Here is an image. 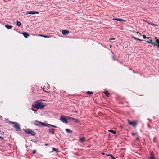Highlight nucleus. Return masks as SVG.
Listing matches in <instances>:
<instances>
[{
  "instance_id": "f257e3e1",
  "label": "nucleus",
  "mask_w": 159,
  "mask_h": 159,
  "mask_svg": "<svg viewBox=\"0 0 159 159\" xmlns=\"http://www.w3.org/2000/svg\"><path fill=\"white\" fill-rule=\"evenodd\" d=\"M33 106L35 108L41 109H43L45 106L43 104V103L40 102L39 101H38L34 103Z\"/></svg>"
},
{
  "instance_id": "f03ea898",
  "label": "nucleus",
  "mask_w": 159,
  "mask_h": 159,
  "mask_svg": "<svg viewBox=\"0 0 159 159\" xmlns=\"http://www.w3.org/2000/svg\"><path fill=\"white\" fill-rule=\"evenodd\" d=\"M26 133L30 134L31 135L34 136L36 135L35 132L33 130L28 129L25 130Z\"/></svg>"
},
{
  "instance_id": "7ed1b4c3",
  "label": "nucleus",
  "mask_w": 159,
  "mask_h": 159,
  "mask_svg": "<svg viewBox=\"0 0 159 159\" xmlns=\"http://www.w3.org/2000/svg\"><path fill=\"white\" fill-rule=\"evenodd\" d=\"M10 123L14 125V127L16 129V130L20 131L21 130L19 124L16 122L10 121Z\"/></svg>"
},
{
  "instance_id": "20e7f679",
  "label": "nucleus",
  "mask_w": 159,
  "mask_h": 159,
  "mask_svg": "<svg viewBox=\"0 0 159 159\" xmlns=\"http://www.w3.org/2000/svg\"><path fill=\"white\" fill-rule=\"evenodd\" d=\"M67 117H69L62 116L60 117V120L62 122L67 124L68 123Z\"/></svg>"
},
{
  "instance_id": "39448f33",
  "label": "nucleus",
  "mask_w": 159,
  "mask_h": 159,
  "mask_svg": "<svg viewBox=\"0 0 159 159\" xmlns=\"http://www.w3.org/2000/svg\"><path fill=\"white\" fill-rule=\"evenodd\" d=\"M35 125L39 126H44L45 125V124L43 123L36 121L35 122Z\"/></svg>"
},
{
  "instance_id": "423d86ee",
  "label": "nucleus",
  "mask_w": 159,
  "mask_h": 159,
  "mask_svg": "<svg viewBox=\"0 0 159 159\" xmlns=\"http://www.w3.org/2000/svg\"><path fill=\"white\" fill-rule=\"evenodd\" d=\"M128 122L129 124L133 125L134 127L137 124V122L135 121H130L129 120H128Z\"/></svg>"
},
{
  "instance_id": "0eeeda50",
  "label": "nucleus",
  "mask_w": 159,
  "mask_h": 159,
  "mask_svg": "<svg viewBox=\"0 0 159 159\" xmlns=\"http://www.w3.org/2000/svg\"><path fill=\"white\" fill-rule=\"evenodd\" d=\"M149 159H155V154L153 151L151 152L150 153V157Z\"/></svg>"
},
{
  "instance_id": "6e6552de",
  "label": "nucleus",
  "mask_w": 159,
  "mask_h": 159,
  "mask_svg": "<svg viewBox=\"0 0 159 159\" xmlns=\"http://www.w3.org/2000/svg\"><path fill=\"white\" fill-rule=\"evenodd\" d=\"M68 119H70L72 120L73 121H74L76 123H79L80 121L79 120L75 119V118H73L71 117H67Z\"/></svg>"
},
{
  "instance_id": "1a4fd4ad",
  "label": "nucleus",
  "mask_w": 159,
  "mask_h": 159,
  "mask_svg": "<svg viewBox=\"0 0 159 159\" xmlns=\"http://www.w3.org/2000/svg\"><path fill=\"white\" fill-rule=\"evenodd\" d=\"M39 12H36V11H27L26 12V14L27 15L28 14H39Z\"/></svg>"
},
{
  "instance_id": "9d476101",
  "label": "nucleus",
  "mask_w": 159,
  "mask_h": 159,
  "mask_svg": "<svg viewBox=\"0 0 159 159\" xmlns=\"http://www.w3.org/2000/svg\"><path fill=\"white\" fill-rule=\"evenodd\" d=\"M112 20H117L119 21H122V22H126V20L121 19L117 18H113L112 19Z\"/></svg>"
},
{
  "instance_id": "9b49d317",
  "label": "nucleus",
  "mask_w": 159,
  "mask_h": 159,
  "mask_svg": "<svg viewBox=\"0 0 159 159\" xmlns=\"http://www.w3.org/2000/svg\"><path fill=\"white\" fill-rule=\"evenodd\" d=\"M62 33L63 34L65 35L68 34L69 32L68 31L66 30H63L62 31Z\"/></svg>"
},
{
  "instance_id": "f8f14e48",
  "label": "nucleus",
  "mask_w": 159,
  "mask_h": 159,
  "mask_svg": "<svg viewBox=\"0 0 159 159\" xmlns=\"http://www.w3.org/2000/svg\"><path fill=\"white\" fill-rule=\"evenodd\" d=\"M22 34L23 35L24 37L25 38H27L29 36V34L26 32L23 33Z\"/></svg>"
},
{
  "instance_id": "ddd939ff",
  "label": "nucleus",
  "mask_w": 159,
  "mask_h": 159,
  "mask_svg": "<svg viewBox=\"0 0 159 159\" xmlns=\"http://www.w3.org/2000/svg\"><path fill=\"white\" fill-rule=\"evenodd\" d=\"M5 27L8 29H11L12 28V26L11 25H5Z\"/></svg>"
},
{
  "instance_id": "4468645a",
  "label": "nucleus",
  "mask_w": 159,
  "mask_h": 159,
  "mask_svg": "<svg viewBox=\"0 0 159 159\" xmlns=\"http://www.w3.org/2000/svg\"><path fill=\"white\" fill-rule=\"evenodd\" d=\"M80 142H83L85 141V138L84 137L80 138L79 139Z\"/></svg>"
},
{
  "instance_id": "2eb2a0df",
  "label": "nucleus",
  "mask_w": 159,
  "mask_h": 159,
  "mask_svg": "<svg viewBox=\"0 0 159 159\" xmlns=\"http://www.w3.org/2000/svg\"><path fill=\"white\" fill-rule=\"evenodd\" d=\"M104 93L108 97H109L110 95L109 93L107 90H105L104 92Z\"/></svg>"
},
{
  "instance_id": "dca6fc26",
  "label": "nucleus",
  "mask_w": 159,
  "mask_h": 159,
  "mask_svg": "<svg viewBox=\"0 0 159 159\" xmlns=\"http://www.w3.org/2000/svg\"><path fill=\"white\" fill-rule=\"evenodd\" d=\"M48 131L50 133L52 134H54V132L52 129H49Z\"/></svg>"
},
{
  "instance_id": "f3484780",
  "label": "nucleus",
  "mask_w": 159,
  "mask_h": 159,
  "mask_svg": "<svg viewBox=\"0 0 159 159\" xmlns=\"http://www.w3.org/2000/svg\"><path fill=\"white\" fill-rule=\"evenodd\" d=\"M108 131L109 132H110L114 134H115L116 133V131H114L112 130H108Z\"/></svg>"
},
{
  "instance_id": "a211bd4d",
  "label": "nucleus",
  "mask_w": 159,
  "mask_h": 159,
  "mask_svg": "<svg viewBox=\"0 0 159 159\" xmlns=\"http://www.w3.org/2000/svg\"><path fill=\"white\" fill-rule=\"evenodd\" d=\"M52 151L49 152V153L52 152L53 151H56V152H58V149H56V148H52Z\"/></svg>"
},
{
  "instance_id": "6ab92c4d",
  "label": "nucleus",
  "mask_w": 159,
  "mask_h": 159,
  "mask_svg": "<svg viewBox=\"0 0 159 159\" xmlns=\"http://www.w3.org/2000/svg\"><path fill=\"white\" fill-rule=\"evenodd\" d=\"M66 131L67 133H72V131L68 129H66Z\"/></svg>"
},
{
  "instance_id": "aec40b11",
  "label": "nucleus",
  "mask_w": 159,
  "mask_h": 159,
  "mask_svg": "<svg viewBox=\"0 0 159 159\" xmlns=\"http://www.w3.org/2000/svg\"><path fill=\"white\" fill-rule=\"evenodd\" d=\"M156 42L157 44V47L159 48V39H156Z\"/></svg>"
},
{
  "instance_id": "412c9836",
  "label": "nucleus",
  "mask_w": 159,
  "mask_h": 159,
  "mask_svg": "<svg viewBox=\"0 0 159 159\" xmlns=\"http://www.w3.org/2000/svg\"><path fill=\"white\" fill-rule=\"evenodd\" d=\"M86 93L87 94L89 95V94H93V93L92 92H90L89 91H88L86 92Z\"/></svg>"
},
{
  "instance_id": "4be33fe9",
  "label": "nucleus",
  "mask_w": 159,
  "mask_h": 159,
  "mask_svg": "<svg viewBox=\"0 0 159 159\" xmlns=\"http://www.w3.org/2000/svg\"><path fill=\"white\" fill-rule=\"evenodd\" d=\"M16 25L17 26H20L21 25V23L20 22L17 21Z\"/></svg>"
},
{
  "instance_id": "5701e85b",
  "label": "nucleus",
  "mask_w": 159,
  "mask_h": 159,
  "mask_svg": "<svg viewBox=\"0 0 159 159\" xmlns=\"http://www.w3.org/2000/svg\"><path fill=\"white\" fill-rule=\"evenodd\" d=\"M39 36H40L42 37L45 38H49L50 37V36H47L46 35H41V34Z\"/></svg>"
},
{
  "instance_id": "b1692460",
  "label": "nucleus",
  "mask_w": 159,
  "mask_h": 159,
  "mask_svg": "<svg viewBox=\"0 0 159 159\" xmlns=\"http://www.w3.org/2000/svg\"><path fill=\"white\" fill-rule=\"evenodd\" d=\"M52 125L49 124H47L46 125L45 124V126H46L48 127H49L50 126H52Z\"/></svg>"
},
{
  "instance_id": "393cba45",
  "label": "nucleus",
  "mask_w": 159,
  "mask_h": 159,
  "mask_svg": "<svg viewBox=\"0 0 159 159\" xmlns=\"http://www.w3.org/2000/svg\"><path fill=\"white\" fill-rule=\"evenodd\" d=\"M148 23L149 24L151 25H152V26H155V25H155V24H154L152 23H151V22H150V23L148 22Z\"/></svg>"
},
{
  "instance_id": "a878e982",
  "label": "nucleus",
  "mask_w": 159,
  "mask_h": 159,
  "mask_svg": "<svg viewBox=\"0 0 159 159\" xmlns=\"http://www.w3.org/2000/svg\"><path fill=\"white\" fill-rule=\"evenodd\" d=\"M31 141L34 143H37V141L36 139H31Z\"/></svg>"
},
{
  "instance_id": "bb28decb",
  "label": "nucleus",
  "mask_w": 159,
  "mask_h": 159,
  "mask_svg": "<svg viewBox=\"0 0 159 159\" xmlns=\"http://www.w3.org/2000/svg\"><path fill=\"white\" fill-rule=\"evenodd\" d=\"M109 156H111L112 159H116L111 154H109Z\"/></svg>"
},
{
  "instance_id": "cd10ccee",
  "label": "nucleus",
  "mask_w": 159,
  "mask_h": 159,
  "mask_svg": "<svg viewBox=\"0 0 159 159\" xmlns=\"http://www.w3.org/2000/svg\"><path fill=\"white\" fill-rule=\"evenodd\" d=\"M32 110L34 111V113H35L36 114H37V111L35 110H34V109H32Z\"/></svg>"
},
{
  "instance_id": "c85d7f7f",
  "label": "nucleus",
  "mask_w": 159,
  "mask_h": 159,
  "mask_svg": "<svg viewBox=\"0 0 159 159\" xmlns=\"http://www.w3.org/2000/svg\"><path fill=\"white\" fill-rule=\"evenodd\" d=\"M151 44L152 45H153L154 46H156L157 45V44L155 43L154 42H152Z\"/></svg>"
},
{
  "instance_id": "c756f323",
  "label": "nucleus",
  "mask_w": 159,
  "mask_h": 159,
  "mask_svg": "<svg viewBox=\"0 0 159 159\" xmlns=\"http://www.w3.org/2000/svg\"><path fill=\"white\" fill-rule=\"evenodd\" d=\"M36 150H33V151L32 152V153L33 154H34L36 153Z\"/></svg>"
},
{
  "instance_id": "7c9ffc66",
  "label": "nucleus",
  "mask_w": 159,
  "mask_h": 159,
  "mask_svg": "<svg viewBox=\"0 0 159 159\" xmlns=\"http://www.w3.org/2000/svg\"><path fill=\"white\" fill-rule=\"evenodd\" d=\"M152 42V39H151L150 41H149V42H148V43L151 44Z\"/></svg>"
},
{
  "instance_id": "2f4dec72",
  "label": "nucleus",
  "mask_w": 159,
  "mask_h": 159,
  "mask_svg": "<svg viewBox=\"0 0 159 159\" xmlns=\"http://www.w3.org/2000/svg\"><path fill=\"white\" fill-rule=\"evenodd\" d=\"M112 59H113V60H116V58H115V57L114 56H112Z\"/></svg>"
},
{
  "instance_id": "473e14b6",
  "label": "nucleus",
  "mask_w": 159,
  "mask_h": 159,
  "mask_svg": "<svg viewBox=\"0 0 159 159\" xmlns=\"http://www.w3.org/2000/svg\"><path fill=\"white\" fill-rule=\"evenodd\" d=\"M132 37L134 38L135 39L137 40L138 38H137L134 36H132Z\"/></svg>"
},
{
  "instance_id": "72a5a7b5",
  "label": "nucleus",
  "mask_w": 159,
  "mask_h": 159,
  "mask_svg": "<svg viewBox=\"0 0 159 159\" xmlns=\"http://www.w3.org/2000/svg\"><path fill=\"white\" fill-rule=\"evenodd\" d=\"M0 134L2 135H4V133L3 132H0Z\"/></svg>"
},
{
  "instance_id": "f704fd0d",
  "label": "nucleus",
  "mask_w": 159,
  "mask_h": 159,
  "mask_svg": "<svg viewBox=\"0 0 159 159\" xmlns=\"http://www.w3.org/2000/svg\"><path fill=\"white\" fill-rule=\"evenodd\" d=\"M136 134L135 133H132V135L133 136H135Z\"/></svg>"
},
{
  "instance_id": "c9c22d12",
  "label": "nucleus",
  "mask_w": 159,
  "mask_h": 159,
  "mask_svg": "<svg viewBox=\"0 0 159 159\" xmlns=\"http://www.w3.org/2000/svg\"><path fill=\"white\" fill-rule=\"evenodd\" d=\"M136 140L138 141H139V138L138 137L136 138Z\"/></svg>"
},
{
  "instance_id": "e433bc0d",
  "label": "nucleus",
  "mask_w": 159,
  "mask_h": 159,
  "mask_svg": "<svg viewBox=\"0 0 159 159\" xmlns=\"http://www.w3.org/2000/svg\"><path fill=\"white\" fill-rule=\"evenodd\" d=\"M43 91L44 92H47V93H50V91H45V90L43 89Z\"/></svg>"
},
{
  "instance_id": "4c0bfd02",
  "label": "nucleus",
  "mask_w": 159,
  "mask_h": 159,
  "mask_svg": "<svg viewBox=\"0 0 159 159\" xmlns=\"http://www.w3.org/2000/svg\"><path fill=\"white\" fill-rule=\"evenodd\" d=\"M115 39V38H110L109 39V40H114Z\"/></svg>"
},
{
  "instance_id": "58836bf2",
  "label": "nucleus",
  "mask_w": 159,
  "mask_h": 159,
  "mask_svg": "<svg viewBox=\"0 0 159 159\" xmlns=\"http://www.w3.org/2000/svg\"><path fill=\"white\" fill-rule=\"evenodd\" d=\"M138 39H137V40H138V41H142V40H141V39H139V38H138Z\"/></svg>"
},
{
  "instance_id": "ea45409f",
  "label": "nucleus",
  "mask_w": 159,
  "mask_h": 159,
  "mask_svg": "<svg viewBox=\"0 0 159 159\" xmlns=\"http://www.w3.org/2000/svg\"><path fill=\"white\" fill-rule=\"evenodd\" d=\"M143 38H144V39H145L146 38V37L145 35H143Z\"/></svg>"
},
{
  "instance_id": "a19ab883",
  "label": "nucleus",
  "mask_w": 159,
  "mask_h": 159,
  "mask_svg": "<svg viewBox=\"0 0 159 159\" xmlns=\"http://www.w3.org/2000/svg\"><path fill=\"white\" fill-rule=\"evenodd\" d=\"M52 127H54V128H57V127L56 126L54 125H52Z\"/></svg>"
},
{
  "instance_id": "79ce46f5",
  "label": "nucleus",
  "mask_w": 159,
  "mask_h": 159,
  "mask_svg": "<svg viewBox=\"0 0 159 159\" xmlns=\"http://www.w3.org/2000/svg\"><path fill=\"white\" fill-rule=\"evenodd\" d=\"M0 139H3V137H1L0 136Z\"/></svg>"
},
{
  "instance_id": "37998d69",
  "label": "nucleus",
  "mask_w": 159,
  "mask_h": 159,
  "mask_svg": "<svg viewBox=\"0 0 159 159\" xmlns=\"http://www.w3.org/2000/svg\"><path fill=\"white\" fill-rule=\"evenodd\" d=\"M48 144L47 143H46L45 144V146H48Z\"/></svg>"
},
{
  "instance_id": "c03bdc74",
  "label": "nucleus",
  "mask_w": 159,
  "mask_h": 159,
  "mask_svg": "<svg viewBox=\"0 0 159 159\" xmlns=\"http://www.w3.org/2000/svg\"><path fill=\"white\" fill-rule=\"evenodd\" d=\"M149 41H147V42L148 43V42H149Z\"/></svg>"
},
{
  "instance_id": "a18cd8bd",
  "label": "nucleus",
  "mask_w": 159,
  "mask_h": 159,
  "mask_svg": "<svg viewBox=\"0 0 159 159\" xmlns=\"http://www.w3.org/2000/svg\"><path fill=\"white\" fill-rule=\"evenodd\" d=\"M102 154H104V153H102Z\"/></svg>"
},
{
  "instance_id": "49530a36",
  "label": "nucleus",
  "mask_w": 159,
  "mask_h": 159,
  "mask_svg": "<svg viewBox=\"0 0 159 159\" xmlns=\"http://www.w3.org/2000/svg\"><path fill=\"white\" fill-rule=\"evenodd\" d=\"M0 116V117H2V116Z\"/></svg>"
}]
</instances>
